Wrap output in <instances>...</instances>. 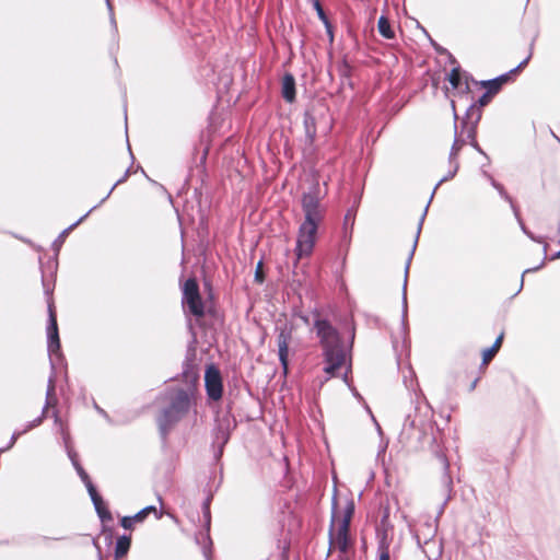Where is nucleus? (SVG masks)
<instances>
[{
	"label": "nucleus",
	"instance_id": "f257e3e1",
	"mask_svg": "<svg viewBox=\"0 0 560 560\" xmlns=\"http://www.w3.org/2000/svg\"><path fill=\"white\" fill-rule=\"evenodd\" d=\"M313 329L316 332L323 351L324 372L328 375V378L338 377L347 360V353L339 331L328 319L323 318L318 312L314 314Z\"/></svg>",
	"mask_w": 560,
	"mask_h": 560
},
{
	"label": "nucleus",
	"instance_id": "f03ea898",
	"mask_svg": "<svg viewBox=\"0 0 560 560\" xmlns=\"http://www.w3.org/2000/svg\"><path fill=\"white\" fill-rule=\"evenodd\" d=\"M301 203L304 220L298 231L296 246L294 249L296 261L312 255L316 244L318 228L323 223L326 213L325 207L320 203L319 198L315 194H303ZM298 262H295V265Z\"/></svg>",
	"mask_w": 560,
	"mask_h": 560
},
{
	"label": "nucleus",
	"instance_id": "7ed1b4c3",
	"mask_svg": "<svg viewBox=\"0 0 560 560\" xmlns=\"http://www.w3.org/2000/svg\"><path fill=\"white\" fill-rule=\"evenodd\" d=\"M354 514L353 500H347L342 512L339 511V502L337 495L332 498V515L329 528V548L328 555L332 551H339V560H349L347 552L353 546L350 538V523Z\"/></svg>",
	"mask_w": 560,
	"mask_h": 560
},
{
	"label": "nucleus",
	"instance_id": "20e7f679",
	"mask_svg": "<svg viewBox=\"0 0 560 560\" xmlns=\"http://www.w3.org/2000/svg\"><path fill=\"white\" fill-rule=\"evenodd\" d=\"M196 388H174L168 396V406L164 408L158 423L161 432L165 435L182 420L188 412L195 400Z\"/></svg>",
	"mask_w": 560,
	"mask_h": 560
},
{
	"label": "nucleus",
	"instance_id": "39448f33",
	"mask_svg": "<svg viewBox=\"0 0 560 560\" xmlns=\"http://www.w3.org/2000/svg\"><path fill=\"white\" fill-rule=\"evenodd\" d=\"M182 304L196 318L205 316V303L196 278L187 279L182 287Z\"/></svg>",
	"mask_w": 560,
	"mask_h": 560
},
{
	"label": "nucleus",
	"instance_id": "423d86ee",
	"mask_svg": "<svg viewBox=\"0 0 560 560\" xmlns=\"http://www.w3.org/2000/svg\"><path fill=\"white\" fill-rule=\"evenodd\" d=\"M492 97L493 96L486 91V93L479 97L478 102L471 104L467 109L463 125L467 128L468 137L470 139L475 138L477 124L480 121L482 116V107L487 106L491 102Z\"/></svg>",
	"mask_w": 560,
	"mask_h": 560
},
{
	"label": "nucleus",
	"instance_id": "0eeeda50",
	"mask_svg": "<svg viewBox=\"0 0 560 560\" xmlns=\"http://www.w3.org/2000/svg\"><path fill=\"white\" fill-rule=\"evenodd\" d=\"M205 387H206L207 395L210 399L217 401L222 398V395H223L222 376H221L220 370L214 364H210L206 369Z\"/></svg>",
	"mask_w": 560,
	"mask_h": 560
},
{
	"label": "nucleus",
	"instance_id": "6e6552de",
	"mask_svg": "<svg viewBox=\"0 0 560 560\" xmlns=\"http://www.w3.org/2000/svg\"><path fill=\"white\" fill-rule=\"evenodd\" d=\"M292 339V332L290 329L283 328L279 331L277 336V345L279 352V360L283 368V373H288L289 365V345Z\"/></svg>",
	"mask_w": 560,
	"mask_h": 560
},
{
	"label": "nucleus",
	"instance_id": "1a4fd4ad",
	"mask_svg": "<svg viewBox=\"0 0 560 560\" xmlns=\"http://www.w3.org/2000/svg\"><path fill=\"white\" fill-rule=\"evenodd\" d=\"M497 353H498V351L491 347L487 348L482 351V361H481V364L478 369L476 376L474 377V380L470 384V387H469L470 390H474L476 388L477 383L482 378V376L485 375V373L487 371L489 363L493 360V358L497 355Z\"/></svg>",
	"mask_w": 560,
	"mask_h": 560
},
{
	"label": "nucleus",
	"instance_id": "9d476101",
	"mask_svg": "<svg viewBox=\"0 0 560 560\" xmlns=\"http://www.w3.org/2000/svg\"><path fill=\"white\" fill-rule=\"evenodd\" d=\"M532 58V50L528 52L526 58L518 63L517 67L513 68L509 72L501 74L500 77L495 78L494 81L502 86L509 82L514 81V78L527 66L529 59Z\"/></svg>",
	"mask_w": 560,
	"mask_h": 560
},
{
	"label": "nucleus",
	"instance_id": "9b49d317",
	"mask_svg": "<svg viewBox=\"0 0 560 560\" xmlns=\"http://www.w3.org/2000/svg\"><path fill=\"white\" fill-rule=\"evenodd\" d=\"M282 97L289 103L295 101V80L290 73L284 74L282 79Z\"/></svg>",
	"mask_w": 560,
	"mask_h": 560
},
{
	"label": "nucleus",
	"instance_id": "f8f14e48",
	"mask_svg": "<svg viewBox=\"0 0 560 560\" xmlns=\"http://www.w3.org/2000/svg\"><path fill=\"white\" fill-rule=\"evenodd\" d=\"M47 332H48V349L50 352L56 353L60 350V339H59L57 322L52 320V324L48 325Z\"/></svg>",
	"mask_w": 560,
	"mask_h": 560
},
{
	"label": "nucleus",
	"instance_id": "ddd939ff",
	"mask_svg": "<svg viewBox=\"0 0 560 560\" xmlns=\"http://www.w3.org/2000/svg\"><path fill=\"white\" fill-rule=\"evenodd\" d=\"M130 545H131V537L130 536H120L117 541H116V546H115V559L118 560V559H121L124 558L129 549H130Z\"/></svg>",
	"mask_w": 560,
	"mask_h": 560
},
{
	"label": "nucleus",
	"instance_id": "4468645a",
	"mask_svg": "<svg viewBox=\"0 0 560 560\" xmlns=\"http://www.w3.org/2000/svg\"><path fill=\"white\" fill-rule=\"evenodd\" d=\"M377 30H378V33L386 39H393L395 37V32L394 30L390 26V23L388 21V19L384 15H382L380 19H378V22H377Z\"/></svg>",
	"mask_w": 560,
	"mask_h": 560
},
{
	"label": "nucleus",
	"instance_id": "2eb2a0df",
	"mask_svg": "<svg viewBox=\"0 0 560 560\" xmlns=\"http://www.w3.org/2000/svg\"><path fill=\"white\" fill-rule=\"evenodd\" d=\"M94 506L97 512V515L100 516L103 523L113 521V515L110 511L107 509L103 499L94 500Z\"/></svg>",
	"mask_w": 560,
	"mask_h": 560
},
{
	"label": "nucleus",
	"instance_id": "dca6fc26",
	"mask_svg": "<svg viewBox=\"0 0 560 560\" xmlns=\"http://www.w3.org/2000/svg\"><path fill=\"white\" fill-rule=\"evenodd\" d=\"M151 513H154L155 516L159 518L161 515L158 514V510L155 506L153 505H150V506H147L144 509H142L141 511H139L138 513H136L135 515H132V520L135 523H141L143 522L149 514Z\"/></svg>",
	"mask_w": 560,
	"mask_h": 560
},
{
	"label": "nucleus",
	"instance_id": "f3484780",
	"mask_svg": "<svg viewBox=\"0 0 560 560\" xmlns=\"http://www.w3.org/2000/svg\"><path fill=\"white\" fill-rule=\"evenodd\" d=\"M448 81L454 89H458L462 80V72L459 67H455L448 74Z\"/></svg>",
	"mask_w": 560,
	"mask_h": 560
},
{
	"label": "nucleus",
	"instance_id": "a211bd4d",
	"mask_svg": "<svg viewBox=\"0 0 560 560\" xmlns=\"http://www.w3.org/2000/svg\"><path fill=\"white\" fill-rule=\"evenodd\" d=\"M480 85H481V88L486 89L487 92L489 94H491L492 96L498 94L500 92V90H501L500 85L494 81V79L487 80V81H481Z\"/></svg>",
	"mask_w": 560,
	"mask_h": 560
},
{
	"label": "nucleus",
	"instance_id": "6ab92c4d",
	"mask_svg": "<svg viewBox=\"0 0 560 560\" xmlns=\"http://www.w3.org/2000/svg\"><path fill=\"white\" fill-rule=\"evenodd\" d=\"M378 560H390L389 546L386 542L378 546Z\"/></svg>",
	"mask_w": 560,
	"mask_h": 560
},
{
	"label": "nucleus",
	"instance_id": "aec40b11",
	"mask_svg": "<svg viewBox=\"0 0 560 560\" xmlns=\"http://www.w3.org/2000/svg\"><path fill=\"white\" fill-rule=\"evenodd\" d=\"M255 281L257 283H262L265 281V272H264V264L259 261L256 266L255 270Z\"/></svg>",
	"mask_w": 560,
	"mask_h": 560
},
{
	"label": "nucleus",
	"instance_id": "412c9836",
	"mask_svg": "<svg viewBox=\"0 0 560 560\" xmlns=\"http://www.w3.org/2000/svg\"><path fill=\"white\" fill-rule=\"evenodd\" d=\"M314 7H315V9H316V11H317V14H318L319 19H320V20H322L326 25H328V19H327V16H326V14H325V12H324V9H323V7H322V4H320V2H319L318 0H316V1L314 2Z\"/></svg>",
	"mask_w": 560,
	"mask_h": 560
},
{
	"label": "nucleus",
	"instance_id": "4be33fe9",
	"mask_svg": "<svg viewBox=\"0 0 560 560\" xmlns=\"http://www.w3.org/2000/svg\"><path fill=\"white\" fill-rule=\"evenodd\" d=\"M133 520L131 516H124L120 518V525L125 528V529H133Z\"/></svg>",
	"mask_w": 560,
	"mask_h": 560
},
{
	"label": "nucleus",
	"instance_id": "5701e85b",
	"mask_svg": "<svg viewBox=\"0 0 560 560\" xmlns=\"http://www.w3.org/2000/svg\"><path fill=\"white\" fill-rule=\"evenodd\" d=\"M86 487H88L89 493H90L91 499H92L93 502H94V500L102 499V497L97 493L95 487L92 485L91 481H89L86 483Z\"/></svg>",
	"mask_w": 560,
	"mask_h": 560
},
{
	"label": "nucleus",
	"instance_id": "b1692460",
	"mask_svg": "<svg viewBox=\"0 0 560 560\" xmlns=\"http://www.w3.org/2000/svg\"><path fill=\"white\" fill-rule=\"evenodd\" d=\"M52 413H54V417H55V421H56V423H58V425H59L60 433H61L62 435H67V434H68V432H67L66 425H65V423H63V422L58 418V416H57V411H55V410H54V412H52Z\"/></svg>",
	"mask_w": 560,
	"mask_h": 560
},
{
	"label": "nucleus",
	"instance_id": "393cba45",
	"mask_svg": "<svg viewBox=\"0 0 560 560\" xmlns=\"http://www.w3.org/2000/svg\"><path fill=\"white\" fill-rule=\"evenodd\" d=\"M503 339H504V331H502L495 339V341L493 342V345L491 346V348H493L494 350H497L499 352L501 346H502V342H503Z\"/></svg>",
	"mask_w": 560,
	"mask_h": 560
},
{
	"label": "nucleus",
	"instance_id": "a878e982",
	"mask_svg": "<svg viewBox=\"0 0 560 560\" xmlns=\"http://www.w3.org/2000/svg\"><path fill=\"white\" fill-rule=\"evenodd\" d=\"M48 314H49V324H52V320L57 322V314L54 304L48 305Z\"/></svg>",
	"mask_w": 560,
	"mask_h": 560
},
{
	"label": "nucleus",
	"instance_id": "bb28decb",
	"mask_svg": "<svg viewBox=\"0 0 560 560\" xmlns=\"http://www.w3.org/2000/svg\"><path fill=\"white\" fill-rule=\"evenodd\" d=\"M77 469H78V472H79L80 477L82 478V480L88 483L90 481V479H89V476L85 472V470L80 466H78Z\"/></svg>",
	"mask_w": 560,
	"mask_h": 560
},
{
	"label": "nucleus",
	"instance_id": "cd10ccee",
	"mask_svg": "<svg viewBox=\"0 0 560 560\" xmlns=\"http://www.w3.org/2000/svg\"><path fill=\"white\" fill-rule=\"evenodd\" d=\"M49 405H50V399L48 398V399H47V404H46V409H45V410H44V412H43V415H44V416H47V413H48V406H49Z\"/></svg>",
	"mask_w": 560,
	"mask_h": 560
},
{
	"label": "nucleus",
	"instance_id": "c85d7f7f",
	"mask_svg": "<svg viewBox=\"0 0 560 560\" xmlns=\"http://www.w3.org/2000/svg\"><path fill=\"white\" fill-rule=\"evenodd\" d=\"M556 257L560 258V252L557 254V256H556Z\"/></svg>",
	"mask_w": 560,
	"mask_h": 560
}]
</instances>
